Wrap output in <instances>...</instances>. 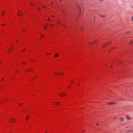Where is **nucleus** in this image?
<instances>
[{
  "label": "nucleus",
  "mask_w": 133,
  "mask_h": 133,
  "mask_svg": "<svg viewBox=\"0 0 133 133\" xmlns=\"http://www.w3.org/2000/svg\"><path fill=\"white\" fill-rule=\"evenodd\" d=\"M86 131L85 130H83L82 131L83 132H85Z\"/></svg>",
  "instance_id": "27"
},
{
  "label": "nucleus",
  "mask_w": 133,
  "mask_h": 133,
  "mask_svg": "<svg viewBox=\"0 0 133 133\" xmlns=\"http://www.w3.org/2000/svg\"><path fill=\"white\" fill-rule=\"evenodd\" d=\"M38 9V10L39 11H40V9L39 8H37Z\"/></svg>",
  "instance_id": "32"
},
{
  "label": "nucleus",
  "mask_w": 133,
  "mask_h": 133,
  "mask_svg": "<svg viewBox=\"0 0 133 133\" xmlns=\"http://www.w3.org/2000/svg\"><path fill=\"white\" fill-rule=\"evenodd\" d=\"M98 40L97 39H96L94 41V43H96L97 42Z\"/></svg>",
  "instance_id": "20"
},
{
  "label": "nucleus",
  "mask_w": 133,
  "mask_h": 133,
  "mask_svg": "<svg viewBox=\"0 0 133 133\" xmlns=\"http://www.w3.org/2000/svg\"><path fill=\"white\" fill-rule=\"evenodd\" d=\"M99 125V123H96V125H97V126H98Z\"/></svg>",
  "instance_id": "34"
},
{
  "label": "nucleus",
  "mask_w": 133,
  "mask_h": 133,
  "mask_svg": "<svg viewBox=\"0 0 133 133\" xmlns=\"http://www.w3.org/2000/svg\"><path fill=\"white\" fill-rule=\"evenodd\" d=\"M131 131L133 132V131L132 130Z\"/></svg>",
  "instance_id": "49"
},
{
  "label": "nucleus",
  "mask_w": 133,
  "mask_h": 133,
  "mask_svg": "<svg viewBox=\"0 0 133 133\" xmlns=\"http://www.w3.org/2000/svg\"><path fill=\"white\" fill-rule=\"evenodd\" d=\"M54 26V25L53 24H51L49 25V26L51 27H53Z\"/></svg>",
  "instance_id": "18"
},
{
  "label": "nucleus",
  "mask_w": 133,
  "mask_h": 133,
  "mask_svg": "<svg viewBox=\"0 0 133 133\" xmlns=\"http://www.w3.org/2000/svg\"><path fill=\"white\" fill-rule=\"evenodd\" d=\"M47 26V25H44V28L46 29Z\"/></svg>",
  "instance_id": "23"
},
{
  "label": "nucleus",
  "mask_w": 133,
  "mask_h": 133,
  "mask_svg": "<svg viewBox=\"0 0 133 133\" xmlns=\"http://www.w3.org/2000/svg\"><path fill=\"white\" fill-rule=\"evenodd\" d=\"M48 20L49 21H50V19L49 18H48Z\"/></svg>",
  "instance_id": "36"
},
{
  "label": "nucleus",
  "mask_w": 133,
  "mask_h": 133,
  "mask_svg": "<svg viewBox=\"0 0 133 133\" xmlns=\"http://www.w3.org/2000/svg\"><path fill=\"white\" fill-rule=\"evenodd\" d=\"M31 61H32V62H33V61H34V60H31Z\"/></svg>",
  "instance_id": "46"
},
{
  "label": "nucleus",
  "mask_w": 133,
  "mask_h": 133,
  "mask_svg": "<svg viewBox=\"0 0 133 133\" xmlns=\"http://www.w3.org/2000/svg\"><path fill=\"white\" fill-rule=\"evenodd\" d=\"M26 30V29H24L22 31L23 32H25Z\"/></svg>",
  "instance_id": "22"
},
{
  "label": "nucleus",
  "mask_w": 133,
  "mask_h": 133,
  "mask_svg": "<svg viewBox=\"0 0 133 133\" xmlns=\"http://www.w3.org/2000/svg\"><path fill=\"white\" fill-rule=\"evenodd\" d=\"M46 54H47V55H49V53H48L47 52H46Z\"/></svg>",
  "instance_id": "38"
},
{
  "label": "nucleus",
  "mask_w": 133,
  "mask_h": 133,
  "mask_svg": "<svg viewBox=\"0 0 133 133\" xmlns=\"http://www.w3.org/2000/svg\"><path fill=\"white\" fill-rule=\"evenodd\" d=\"M1 44V43L0 42V44Z\"/></svg>",
  "instance_id": "50"
},
{
  "label": "nucleus",
  "mask_w": 133,
  "mask_h": 133,
  "mask_svg": "<svg viewBox=\"0 0 133 133\" xmlns=\"http://www.w3.org/2000/svg\"><path fill=\"white\" fill-rule=\"evenodd\" d=\"M61 22V21L60 20H58V21L57 22V23H59Z\"/></svg>",
  "instance_id": "21"
},
{
  "label": "nucleus",
  "mask_w": 133,
  "mask_h": 133,
  "mask_svg": "<svg viewBox=\"0 0 133 133\" xmlns=\"http://www.w3.org/2000/svg\"><path fill=\"white\" fill-rule=\"evenodd\" d=\"M4 11H3L2 12V15H3V16H4Z\"/></svg>",
  "instance_id": "28"
},
{
  "label": "nucleus",
  "mask_w": 133,
  "mask_h": 133,
  "mask_svg": "<svg viewBox=\"0 0 133 133\" xmlns=\"http://www.w3.org/2000/svg\"><path fill=\"white\" fill-rule=\"evenodd\" d=\"M25 50H26L25 49H24L22 50V51L24 52V51H25Z\"/></svg>",
  "instance_id": "29"
},
{
  "label": "nucleus",
  "mask_w": 133,
  "mask_h": 133,
  "mask_svg": "<svg viewBox=\"0 0 133 133\" xmlns=\"http://www.w3.org/2000/svg\"><path fill=\"white\" fill-rule=\"evenodd\" d=\"M1 61H0V64H1Z\"/></svg>",
  "instance_id": "48"
},
{
  "label": "nucleus",
  "mask_w": 133,
  "mask_h": 133,
  "mask_svg": "<svg viewBox=\"0 0 133 133\" xmlns=\"http://www.w3.org/2000/svg\"><path fill=\"white\" fill-rule=\"evenodd\" d=\"M126 118H127L128 120H129L130 119H131L130 117L128 116V115H127V116H126Z\"/></svg>",
  "instance_id": "10"
},
{
  "label": "nucleus",
  "mask_w": 133,
  "mask_h": 133,
  "mask_svg": "<svg viewBox=\"0 0 133 133\" xmlns=\"http://www.w3.org/2000/svg\"><path fill=\"white\" fill-rule=\"evenodd\" d=\"M42 6L43 7H44V8H45V7L44 6H43V5H42Z\"/></svg>",
  "instance_id": "45"
},
{
  "label": "nucleus",
  "mask_w": 133,
  "mask_h": 133,
  "mask_svg": "<svg viewBox=\"0 0 133 133\" xmlns=\"http://www.w3.org/2000/svg\"><path fill=\"white\" fill-rule=\"evenodd\" d=\"M74 81L73 80H71V81H70V84H73L74 83Z\"/></svg>",
  "instance_id": "15"
},
{
  "label": "nucleus",
  "mask_w": 133,
  "mask_h": 133,
  "mask_svg": "<svg viewBox=\"0 0 133 133\" xmlns=\"http://www.w3.org/2000/svg\"><path fill=\"white\" fill-rule=\"evenodd\" d=\"M16 42L17 43H18V40H17L16 41Z\"/></svg>",
  "instance_id": "37"
},
{
  "label": "nucleus",
  "mask_w": 133,
  "mask_h": 133,
  "mask_svg": "<svg viewBox=\"0 0 133 133\" xmlns=\"http://www.w3.org/2000/svg\"><path fill=\"white\" fill-rule=\"evenodd\" d=\"M111 42L109 41V42H107L106 43V44L107 45V46H108V45H109V44H111Z\"/></svg>",
  "instance_id": "6"
},
{
  "label": "nucleus",
  "mask_w": 133,
  "mask_h": 133,
  "mask_svg": "<svg viewBox=\"0 0 133 133\" xmlns=\"http://www.w3.org/2000/svg\"><path fill=\"white\" fill-rule=\"evenodd\" d=\"M22 105V103H20L19 105V106H21Z\"/></svg>",
  "instance_id": "25"
},
{
  "label": "nucleus",
  "mask_w": 133,
  "mask_h": 133,
  "mask_svg": "<svg viewBox=\"0 0 133 133\" xmlns=\"http://www.w3.org/2000/svg\"><path fill=\"white\" fill-rule=\"evenodd\" d=\"M52 3H53V2H52V3L51 4H52Z\"/></svg>",
  "instance_id": "51"
},
{
  "label": "nucleus",
  "mask_w": 133,
  "mask_h": 133,
  "mask_svg": "<svg viewBox=\"0 0 133 133\" xmlns=\"http://www.w3.org/2000/svg\"><path fill=\"white\" fill-rule=\"evenodd\" d=\"M51 16H52V17H55L53 15H52Z\"/></svg>",
  "instance_id": "40"
},
{
  "label": "nucleus",
  "mask_w": 133,
  "mask_h": 133,
  "mask_svg": "<svg viewBox=\"0 0 133 133\" xmlns=\"http://www.w3.org/2000/svg\"><path fill=\"white\" fill-rule=\"evenodd\" d=\"M68 87L69 88H71V86L70 85H68Z\"/></svg>",
  "instance_id": "24"
},
{
  "label": "nucleus",
  "mask_w": 133,
  "mask_h": 133,
  "mask_svg": "<svg viewBox=\"0 0 133 133\" xmlns=\"http://www.w3.org/2000/svg\"><path fill=\"white\" fill-rule=\"evenodd\" d=\"M133 43V41L132 40H131L129 42V44L130 45H132Z\"/></svg>",
  "instance_id": "13"
},
{
  "label": "nucleus",
  "mask_w": 133,
  "mask_h": 133,
  "mask_svg": "<svg viewBox=\"0 0 133 133\" xmlns=\"http://www.w3.org/2000/svg\"><path fill=\"white\" fill-rule=\"evenodd\" d=\"M40 35L41 36V38H42L44 37V36L43 35L40 34Z\"/></svg>",
  "instance_id": "9"
},
{
  "label": "nucleus",
  "mask_w": 133,
  "mask_h": 133,
  "mask_svg": "<svg viewBox=\"0 0 133 133\" xmlns=\"http://www.w3.org/2000/svg\"><path fill=\"white\" fill-rule=\"evenodd\" d=\"M59 76L63 75L64 74V73L63 72H59Z\"/></svg>",
  "instance_id": "12"
},
{
  "label": "nucleus",
  "mask_w": 133,
  "mask_h": 133,
  "mask_svg": "<svg viewBox=\"0 0 133 133\" xmlns=\"http://www.w3.org/2000/svg\"><path fill=\"white\" fill-rule=\"evenodd\" d=\"M2 102H0V103H2Z\"/></svg>",
  "instance_id": "47"
},
{
  "label": "nucleus",
  "mask_w": 133,
  "mask_h": 133,
  "mask_svg": "<svg viewBox=\"0 0 133 133\" xmlns=\"http://www.w3.org/2000/svg\"><path fill=\"white\" fill-rule=\"evenodd\" d=\"M15 119L14 118H10L9 121V122L10 123H13L15 122Z\"/></svg>",
  "instance_id": "2"
},
{
  "label": "nucleus",
  "mask_w": 133,
  "mask_h": 133,
  "mask_svg": "<svg viewBox=\"0 0 133 133\" xmlns=\"http://www.w3.org/2000/svg\"><path fill=\"white\" fill-rule=\"evenodd\" d=\"M45 133H47V132L46 131H45Z\"/></svg>",
  "instance_id": "39"
},
{
  "label": "nucleus",
  "mask_w": 133,
  "mask_h": 133,
  "mask_svg": "<svg viewBox=\"0 0 133 133\" xmlns=\"http://www.w3.org/2000/svg\"><path fill=\"white\" fill-rule=\"evenodd\" d=\"M32 70L31 69H29L26 70V71H31Z\"/></svg>",
  "instance_id": "7"
},
{
  "label": "nucleus",
  "mask_w": 133,
  "mask_h": 133,
  "mask_svg": "<svg viewBox=\"0 0 133 133\" xmlns=\"http://www.w3.org/2000/svg\"><path fill=\"white\" fill-rule=\"evenodd\" d=\"M107 46V45L106 43H105L102 45V48H104L105 47H106V46Z\"/></svg>",
  "instance_id": "11"
},
{
  "label": "nucleus",
  "mask_w": 133,
  "mask_h": 133,
  "mask_svg": "<svg viewBox=\"0 0 133 133\" xmlns=\"http://www.w3.org/2000/svg\"><path fill=\"white\" fill-rule=\"evenodd\" d=\"M67 95V94L64 93H60L59 94V96L61 97L65 96Z\"/></svg>",
  "instance_id": "1"
},
{
  "label": "nucleus",
  "mask_w": 133,
  "mask_h": 133,
  "mask_svg": "<svg viewBox=\"0 0 133 133\" xmlns=\"http://www.w3.org/2000/svg\"><path fill=\"white\" fill-rule=\"evenodd\" d=\"M30 4L31 5V6H34V4L33 3H32V2H30Z\"/></svg>",
  "instance_id": "16"
},
{
  "label": "nucleus",
  "mask_w": 133,
  "mask_h": 133,
  "mask_svg": "<svg viewBox=\"0 0 133 133\" xmlns=\"http://www.w3.org/2000/svg\"><path fill=\"white\" fill-rule=\"evenodd\" d=\"M4 80V78H2L1 79V81H2Z\"/></svg>",
  "instance_id": "30"
},
{
  "label": "nucleus",
  "mask_w": 133,
  "mask_h": 133,
  "mask_svg": "<svg viewBox=\"0 0 133 133\" xmlns=\"http://www.w3.org/2000/svg\"><path fill=\"white\" fill-rule=\"evenodd\" d=\"M56 104L57 105H59L60 104V103L59 102H56Z\"/></svg>",
  "instance_id": "26"
},
{
  "label": "nucleus",
  "mask_w": 133,
  "mask_h": 133,
  "mask_svg": "<svg viewBox=\"0 0 133 133\" xmlns=\"http://www.w3.org/2000/svg\"><path fill=\"white\" fill-rule=\"evenodd\" d=\"M58 53H56L55 54L54 56L55 57H58Z\"/></svg>",
  "instance_id": "14"
},
{
  "label": "nucleus",
  "mask_w": 133,
  "mask_h": 133,
  "mask_svg": "<svg viewBox=\"0 0 133 133\" xmlns=\"http://www.w3.org/2000/svg\"><path fill=\"white\" fill-rule=\"evenodd\" d=\"M110 67L111 68H112V65H111L110 66Z\"/></svg>",
  "instance_id": "41"
},
{
  "label": "nucleus",
  "mask_w": 133,
  "mask_h": 133,
  "mask_svg": "<svg viewBox=\"0 0 133 133\" xmlns=\"http://www.w3.org/2000/svg\"><path fill=\"white\" fill-rule=\"evenodd\" d=\"M23 13L20 10H19L18 14L19 16H22L23 15Z\"/></svg>",
  "instance_id": "3"
},
{
  "label": "nucleus",
  "mask_w": 133,
  "mask_h": 133,
  "mask_svg": "<svg viewBox=\"0 0 133 133\" xmlns=\"http://www.w3.org/2000/svg\"><path fill=\"white\" fill-rule=\"evenodd\" d=\"M132 21H133V16L132 17Z\"/></svg>",
  "instance_id": "43"
},
{
  "label": "nucleus",
  "mask_w": 133,
  "mask_h": 133,
  "mask_svg": "<svg viewBox=\"0 0 133 133\" xmlns=\"http://www.w3.org/2000/svg\"><path fill=\"white\" fill-rule=\"evenodd\" d=\"M79 12H80V9H79Z\"/></svg>",
  "instance_id": "44"
},
{
  "label": "nucleus",
  "mask_w": 133,
  "mask_h": 133,
  "mask_svg": "<svg viewBox=\"0 0 133 133\" xmlns=\"http://www.w3.org/2000/svg\"><path fill=\"white\" fill-rule=\"evenodd\" d=\"M129 32H129V31H127V32H126V33H129Z\"/></svg>",
  "instance_id": "35"
},
{
  "label": "nucleus",
  "mask_w": 133,
  "mask_h": 133,
  "mask_svg": "<svg viewBox=\"0 0 133 133\" xmlns=\"http://www.w3.org/2000/svg\"><path fill=\"white\" fill-rule=\"evenodd\" d=\"M119 63H122V62L121 61H119Z\"/></svg>",
  "instance_id": "42"
},
{
  "label": "nucleus",
  "mask_w": 133,
  "mask_h": 133,
  "mask_svg": "<svg viewBox=\"0 0 133 133\" xmlns=\"http://www.w3.org/2000/svg\"><path fill=\"white\" fill-rule=\"evenodd\" d=\"M59 72H55L53 73V74L55 76H59Z\"/></svg>",
  "instance_id": "4"
},
{
  "label": "nucleus",
  "mask_w": 133,
  "mask_h": 133,
  "mask_svg": "<svg viewBox=\"0 0 133 133\" xmlns=\"http://www.w3.org/2000/svg\"><path fill=\"white\" fill-rule=\"evenodd\" d=\"M29 115H27L26 117V121L29 119Z\"/></svg>",
  "instance_id": "8"
},
{
  "label": "nucleus",
  "mask_w": 133,
  "mask_h": 133,
  "mask_svg": "<svg viewBox=\"0 0 133 133\" xmlns=\"http://www.w3.org/2000/svg\"><path fill=\"white\" fill-rule=\"evenodd\" d=\"M13 50V48L12 47L10 48L8 50V53H9L10 52L12 51Z\"/></svg>",
  "instance_id": "5"
},
{
  "label": "nucleus",
  "mask_w": 133,
  "mask_h": 133,
  "mask_svg": "<svg viewBox=\"0 0 133 133\" xmlns=\"http://www.w3.org/2000/svg\"><path fill=\"white\" fill-rule=\"evenodd\" d=\"M116 48V47H113V48H112L110 50V51L112 50V49H115Z\"/></svg>",
  "instance_id": "17"
},
{
  "label": "nucleus",
  "mask_w": 133,
  "mask_h": 133,
  "mask_svg": "<svg viewBox=\"0 0 133 133\" xmlns=\"http://www.w3.org/2000/svg\"><path fill=\"white\" fill-rule=\"evenodd\" d=\"M121 121H123L124 119L123 118H121Z\"/></svg>",
  "instance_id": "33"
},
{
  "label": "nucleus",
  "mask_w": 133,
  "mask_h": 133,
  "mask_svg": "<svg viewBox=\"0 0 133 133\" xmlns=\"http://www.w3.org/2000/svg\"><path fill=\"white\" fill-rule=\"evenodd\" d=\"M5 24H3L1 25V26H3L5 25Z\"/></svg>",
  "instance_id": "31"
},
{
  "label": "nucleus",
  "mask_w": 133,
  "mask_h": 133,
  "mask_svg": "<svg viewBox=\"0 0 133 133\" xmlns=\"http://www.w3.org/2000/svg\"><path fill=\"white\" fill-rule=\"evenodd\" d=\"M115 104V103H109V105H111V104Z\"/></svg>",
  "instance_id": "19"
}]
</instances>
